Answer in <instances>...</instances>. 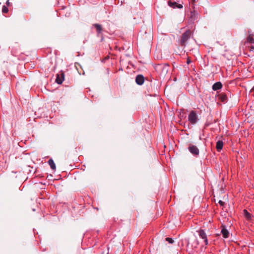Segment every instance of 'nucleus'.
Returning a JSON list of instances; mask_svg holds the SVG:
<instances>
[{
	"mask_svg": "<svg viewBox=\"0 0 254 254\" xmlns=\"http://www.w3.org/2000/svg\"><path fill=\"white\" fill-rule=\"evenodd\" d=\"M188 149L190 153L194 156H198L199 154V150L195 145L190 144L189 146Z\"/></svg>",
	"mask_w": 254,
	"mask_h": 254,
	"instance_id": "20e7f679",
	"label": "nucleus"
},
{
	"mask_svg": "<svg viewBox=\"0 0 254 254\" xmlns=\"http://www.w3.org/2000/svg\"><path fill=\"white\" fill-rule=\"evenodd\" d=\"M93 26L96 28L97 34L98 35L102 32V26L100 24H94L93 25Z\"/></svg>",
	"mask_w": 254,
	"mask_h": 254,
	"instance_id": "f8f14e48",
	"label": "nucleus"
},
{
	"mask_svg": "<svg viewBox=\"0 0 254 254\" xmlns=\"http://www.w3.org/2000/svg\"><path fill=\"white\" fill-rule=\"evenodd\" d=\"M49 165L50 166L51 169L52 170H55L56 169V165L52 159H50L48 161Z\"/></svg>",
	"mask_w": 254,
	"mask_h": 254,
	"instance_id": "ddd939ff",
	"label": "nucleus"
},
{
	"mask_svg": "<svg viewBox=\"0 0 254 254\" xmlns=\"http://www.w3.org/2000/svg\"><path fill=\"white\" fill-rule=\"evenodd\" d=\"M166 241L170 244H172L174 242V240L171 238H166Z\"/></svg>",
	"mask_w": 254,
	"mask_h": 254,
	"instance_id": "a211bd4d",
	"label": "nucleus"
},
{
	"mask_svg": "<svg viewBox=\"0 0 254 254\" xmlns=\"http://www.w3.org/2000/svg\"><path fill=\"white\" fill-rule=\"evenodd\" d=\"M9 0H7V1H6V5H7V6H9V4H10V2H9Z\"/></svg>",
	"mask_w": 254,
	"mask_h": 254,
	"instance_id": "5701e85b",
	"label": "nucleus"
},
{
	"mask_svg": "<svg viewBox=\"0 0 254 254\" xmlns=\"http://www.w3.org/2000/svg\"><path fill=\"white\" fill-rule=\"evenodd\" d=\"M64 73L63 72H61L60 74H57V77L56 79V82L59 84H62L63 81L64 80Z\"/></svg>",
	"mask_w": 254,
	"mask_h": 254,
	"instance_id": "39448f33",
	"label": "nucleus"
},
{
	"mask_svg": "<svg viewBox=\"0 0 254 254\" xmlns=\"http://www.w3.org/2000/svg\"><path fill=\"white\" fill-rule=\"evenodd\" d=\"M219 204H220L221 205H222H222H223L224 202H223V201H222V200H219Z\"/></svg>",
	"mask_w": 254,
	"mask_h": 254,
	"instance_id": "4be33fe9",
	"label": "nucleus"
},
{
	"mask_svg": "<svg viewBox=\"0 0 254 254\" xmlns=\"http://www.w3.org/2000/svg\"><path fill=\"white\" fill-rule=\"evenodd\" d=\"M191 35V31L187 30L182 35L181 40V44L182 46H185L186 45L187 41L189 39Z\"/></svg>",
	"mask_w": 254,
	"mask_h": 254,
	"instance_id": "7ed1b4c3",
	"label": "nucleus"
},
{
	"mask_svg": "<svg viewBox=\"0 0 254 254\" xmlns=\"http://www.w3.org/2000/svg\"><path fill=\"white\" fill-rule=\"evenodd\" d=\"M247 41L250 43H254V35L253 34H250L247 38Z\"/></svg>",
	"mask_w": 254,
	"mask_h": 254,
	"instance_id": "4468645a",
	"label": "nucleus"
},
{
	"mask_svg": "<svg viewBox=\"0 0 254 254\" xmlns=\"http://www.w3.org/2000/svg\"><path fill=\"white\" fill-rule=\"evenodd\" d=\"M197 13H195V11H191L190 12V17L192 20H194L196 18Z\"/></svg>",
	"mask_w": 254,
	"mask_h": 254,
	"instance_id": "dca6fc26",
	"label": "nucleus"
},
{
	"mask_svg": "<svg viewBox=\"0 0 254 254\" xmlns=\"http://www.w3.org/2000/svg\"><path fill=\"white\" fill-rule=\"evenodd\" d=\"M135 82L137 84L141 85L144 82V77L142 75L139 74L136 76Z\"/></svg>",
	"mask_w": 254,
	"mask_h": 254,
	"instance_id": "423d86ee",
	"label": "nucleus"
},
{
	"mask_svg": "<svg viewBox=\"0 0 254 254\" xmlns=\"http://www.w3.org/2000/svg\"><path fill=\"white\" fill-rule=\"evenodd\" d=\"M176 8H183V5L181 4L177 3V5H176Z\"/></svg>",
	"mask_w": 254,
	"mask_h": 254,
	"instance_id": "6ab92c4d",
	"label": "nucleus"
},
{
	"mask_svg": "<svg viewBox=\"0 0 254 254\" xmlns=\"http://www.w3.org/2000/svg\"><path fill=\"white\" fill-rule=\"evenodd\" d=\"M155 70L161 75L165 76L169 70V64H160L154 66Z\"/></svg>",
	"mask_w": 254,
	"mask_h": 254,
	"instance_id": "f257e3e1",
	"label": "nucleus"
},
{
	"mask_svg": "<svg viewBox=\"0 0 254 254\" xmlns=\"http://www.w3.org/2000/svg\"><path fill=\"white\" fill-rule=\"evenodd\" d=\"M223 146V142L222 141L218 140L216 143V149L218 151H220L222 150Z\"/></svg>",
	"mask_w": 254,
	"mask_h": 254,
	"instance_id": "9b49d317",
	"label": "nucleus"
},
{
	"mask_svg": "<svg viewBox=\"0 0 254 254\" xmlns=\"http://www.w3.org/2000/svg\"><path fill=\"white\" fill-rule=\"evenodd\" d=\"M250 51L254 52V46L252 45L250 47Z\"/></svg>",
	"mask_w": 254,
	"mask_h": 254,
	"instance_id": "aec40b11",
	"label": "nucleus"
},
{
	"mask_svg": "<svg viewBox=\"0 0 254 254\" xmlns=\"http://www.w3.org/2000/svg\"><path fill=\"white\" fill-rule=\"evenodd\" d=\"M222 87V84L220 82H217L215 83L212 86V89L214 91L221 89Z\"/></svg>",
	"mask_w": 254,
	"mask_h": 254,
	"instance_id": "1a4fd4ad",
	"label": "nucleus"
},
{
	"mask_svg": "<svg viewBox=\"0 0 254 254\" xmlns=\"http://www.w3.org/2000/svg\"><path fill=\"white\" fill-rule=\"evenodd\" d=\"M221 232L224 238L226 239L229 237L230 234L229 232L225 226H223Z\"/></svg>",
	"mask_w": 254,
	"mask_h": 254,
	"instance_id": "6e6552de",
	"label": "nucleus"
},
{
	"mask_svg": "<svg viewBox=\"0 0 254 254\" xmlns=\"http://www.w3.org/2000/svg\"><path fill=\"white\" fill-rule=\"evenodd\" d=\"M219 98L223 102H226L228 99L227 95L224 93H222L219 95Z\"/></svg>",
	"mask_w": 254,
	"mask_h": 254,
	"instance_id": "9d476101",
	"label": "nucleus"
},
{
	"mask_svg": "<svg viewBox=\"0 0 254 254\" xmlns=\"http://www.w3.org/2000/svg\"><path fill=\"white\" fill-rule=\"evenodd\" d=\"M8 8L6 6L3 5L2 8V12L5 13H7L8 12Z\"/></svg>",
	"mask_w": 254,
	"mask_h": 254,
	"instance_id": "f3484780",
	"label": "nucleus"
},
{
	"mask_svg": "<svg viewBox=\"0 0 254 254\" xmlns=\"http://www.w3.org/2000/svg\"><path fill=\"white\" fill-rule=\"evenodd\" d=\"M200 120L196 111L191 110L188 115V122L192 125L197 124Z\"/></svg>",
	"mask_w": 254,
	"mask_h": 254,
	"instance_id": "f03ea898",
	"label": "nucleus"
},
{
	"mask_svg": "<svg viewBox=\"0 0 254 254\" xmlns=\"http://www.w3.org/2000/svg\"><path fill=\"white\" fill-rule=\"evenodd\" d=\"M191 62V60H190V59L189 58H188L187 59V63L188 64H190V63Z\"/></svg>",
	"mask_w": 254,
	"mask_h": 254,
	"instance_id": "412c9836",
	"label": "nucleus"
},
{
	"mask_svg": "<svg viewBox=\"0 0 254 254\" xmlns=\"http://www.w3.org/2000/svg\"><path fill=\"white\" fill-rule=\"evenodd\" d=\"M168 3L169 6L173 8H176V5H177V3L176 2H172L170 0L168 1Z\"/></svg>",
	"mask_w": 254,
	"mask_h": 254,
	"instance_id": "2eb2a0df",
	"label": "nucleus"
},
{
	"mask_svg": "<svg viewBox=\"0 0 254 254\" xmlns=\"http://www.w3.org/2000/svg\"><path fill=\"white\" fill-rule=\"evenodd\" d=\"M199 236L201 239L204 240L205 245H207L208 242L207 239V236L203 230H200L199 231Z\"/></svg>",
	"mask_w": 254,
	"mask_h": 254,
	"instance_id": "0eeeda50",
	"label": "nucleus"
},
{
	"mask_svg": "<svg viewBox=\"0 0 254 254\" xmlns=\"http://www.w3.org/2000/svg\"><path fill=\"white\" fill-rule=\"evenodd\" d=\"M244 211L246 212L247 213V215H249L250 214L248 213V212L246 210H244Z\"/></svg>",
	"mask_w": 254,
	"mask_h": 254,
	"instance_id": "b1692460",
	"label": "nucleus"
}]
</instances>
